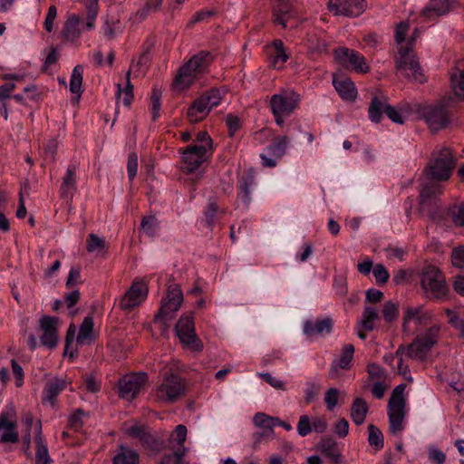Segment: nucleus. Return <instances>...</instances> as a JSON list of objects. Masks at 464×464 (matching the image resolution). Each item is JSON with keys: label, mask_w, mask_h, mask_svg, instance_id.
I'll list each match as a JSON object with an SVG mask.
<instances>
[{"label": "nucleus", "mask_w": 464, "mask_h": 464, "mask_svg": "<svg viewBox=\"0 0 464 464\" xmlns=\"http://www.w3.org/2000/svg\"><path fill=\"white\" fill-rule=\"evenodd\" d=\"M420 285L426 298L439 302L450 298V290L443 272L434 265H426L420 272Z\"/></svg>", "instance_id": "1"}, {"label": "nucleus", "mask_w": 464, "mask_h": 464, "mask_svg": "<svg viewBox=\"0 0 464 464\" xmlns=\"http://www.w3.org/2000/svg\"><path fill=\"white\" fill-rule=\"evenodd\" d=\"M456 164V159L451 150L447 147L435 150L430 160L427 164L424 172L432 180H448Z\"/></svg>", "instance_id": "2"}, {"label": "nucleus", "mask_w": 464, "mask_h": 464, "mask_svg": "<svg viewBox=\"0 0 464 464\" xmlns=\"http://www.w3.org/2000/svg\"><path fill=\"white\" fill-rule=\"evenodd\" d=\"M300 102V95L292 90H282L272 95L269 107L277 126H284L285 119L295 112Z\"/></svg>", "instance_id": "3"}, {"label": "nucleus", "mask_w": 464, "mask_h": 464, "mask_svg": "<svg viewBox=\"0 0 464 464\" xmlns=\"http://www.w3.org/2000/svg\"><path fill=\"white\" fill-rule=\"evenodd\" d=\"M406 384L396 386L388 402L389 429L392 434H397L404 430L403 420L405 418L406 401L404 392Z\"/></svg>", "instance_id": "4"}, {"label": "nucleus", "mask_w": 464, "mask_h": 464, "mask_svg": "<svg viewBox=\"0 0 464 464\" xmlns=\"http://www.w3.org/2000/svg\"><path fill=\"white\" fill-rule=\"evenodd\" d=\"M440 333V327L437 324L428 328L405 348L407 355L414 360H424L431 348L438 343Z\"/></svg>", "instance_id": "5"}, {"label": "nucleus", "mask_w": 464, "mask_h": 464, "mask_svg": "<svg viewBox=\"0 0 464 464\" xmlns=\"http://www.w3.org/2000/svg\"><path fill=\"white\" fill-rule=\"evenodd\" d=\"M182 302L183 294L179 285L177 284L169 285L167 295L162 299L161 306L156 314L154 321L160 322L164 327H168L169 322L175 317Z\"/></svg>", "instance_id": "6"}, {"label": "nucleus", "mask_w": 464, "mask_h": 464, "mask_svg": "<svg viewBox=\"0 0 464 464\" xmlns=\"http://www.w3.org/2000/svg\"><path fill=\"white\" fill-rule=\"evenodd\" d=\"M185 393L184 380L178 374L167 375L156 388L154 396L157 401L170 404L175 402Z\"/></svg>", "instance_id": "7"}, {"label": "nucleus", "mask_w": 464, "mask_h": 464, "mask_svg": "<svg viewBox=\"0 0 464 464\" xmlns=\"http://www.w3.org/2000/svg\"><path fill=\"white\" fill-rule=\"evenodd\" d=\"M396 69L411 81L420 83L426 81V77L422 72L415 54L407 47L401 46L399 48V56L396 59Z\"/></svg>", "instance_id": "8"}, {"label": "nucleus", "mask_w": 464, "mask_h": 464, "mask_svg": "<svg viewBox=\"0 0 464 464\" xmlns=\"http://www.w3.org/2000/svg\"><path fill=\"white\" fill-rule=\"evenodd\" d=\"M176 333L184 345L196 352L202 350L203 344L195 333L192 314H186L179 318L176 324Z\"/></svg>", "instance_id": "9"}, {"label": "nucleus", "mask_w": 464, "mask_h": 464, "mask_svg": "<svg viewBox=\"0 0 464 464\" xmlns=\"http://www.w3.org/2000/svg\"><path fill=\"white\" fill-rule=\"evenodd\" d=\"M290 145V138L286 135L277 136L273 139L271 144L265 148L260 154L262 165L266 168H274L276 160L282 158Z\"/></svg>", "instance_id": "10"}, {"label": "nucleus", "mask_w": 464, "mask_h": 464, "mask_svg": "<svg viewBox=\"0 0 464 464\" xmlns=\"http://www.w3.org/2000/svg\"><path fill=\"white\" fill-rule=\"evenodd\" d=\"M148 382L145 372L133 373L124 376L119 382V395L121 398L132 401Z\"/></svg>", "instance_id": "11"}, {"label": "nucleus", "mask_w": 464, "mask_h": 464, "mask_svg": "<svg viewBox=\"0 0 464 464\" xmlns=\"http://www.w3.org/2000/svg\"><path fill=\"white\" fill-rule=\"evenodd\" d=\"M211 154L208 153V147L189 145L181 151V162L183 169L187 173H192L206 162Z\"/></svg>", "instance_id": "12"}, {"label": "nucleus", "mask_w": 464, "mask_h": 464, "mask_svg": "<svg viewBox=\"0 0 464 464\" xmlns=\"http://www.w3.org/2000/svg\"><path fill=\"white\" fill-rule=\"evenodd\" d=\"M334 57L338 63L345 68L354 70L357 72L365 73L369 66L364 57L357 51L347 47H340L334 50Z\"/></svg>", "instance_id": "13"}, {"label": "nucleus", "mask_w": 464, "mask_h": 464, "mask_svg": "<svg viewBox=\"0 0 464 464\" xmlns=\"http://www.w3.org/2000/svg\"><path fill=\"white\" fill-rule=\"evenodd\" d=\"M19 441L15 411L13 406L0 413V443H16Z\"/></svg>", "instance_id": "14"}, {"label": "nucleus", "mask_w": 464, "mask_h": 464, "mask_svg": "<svg viewBox=\"0 0 464 464\" xmlns=\"http://www.w3.org/2000/svg\"><path fill=\"white\" fill-rule=\"evenodd\" d=\"M328 10L334 15L356 17L366 9L365 0H330Z\"/></svg>", "instance_id": "15"}, {"label": "nucleus", "mask_w": 464, "mask_h": 464, "mask_svg": "<svg viewBox=\"0 0 464 464\" xmlns=\"http://www.w3.org/2000/svg\"><path fill=\"white\" fill-rule=\"evenodd\" d=\"M455 0H430L421 10L420 18L422 22L435 21L440 16L450 13L455 6Z\"/></svg>", "instance_id": "16"}, {"label": "nucleus", "mask_w": 464, "mask_h": 464, "mask_svg": "<svg viewBox=\"0 0 464 464\" xmlns=\"http://www.w3.org/2000/svg\"><path fill=\"white\" fill-rule=\"evenodd\" d=\"M422 116L432 130L445 128L449 123V117L444 105L436 104L423 109Z\"/></svg>", "instance_id": "17"}, {"label": "nucleus", "mask_w": 464, "mask_h": 464, "mask_svg": "<svg viewBox=\"0 0 464 464\" xmlns=\"http://www.w3.org/2000/svg\"><path fill=\"white\" fill-rule=\"evenodd\" d=\"M147 285L143 282H134L121 299L119 305L122 310H130L140 304L147 297Z\"/></svg>", "instance_id": "18"}, {"label": "nucleus", "mask_w": 464, "mask_h": 464, "mask_svg": "<svg viewBox=\"0 0 464 464\" xmlns=\"http://www.w3.org/2000/svg\"><path fill=\"white\" fill-rule=\"evenodd\" d=\"M353 353V345L350 343L345 344L341 351L340 357L331 363L329 378L336 380L341 376L340 370H349L352 367Z\"/></svg>", "instance_id": "19"}, {"label": "nucleus", "mask_w": 464, "mask_h": 464, "mask_svg": "<svg viewBox=\"0 0 464 464\" xmlns=\"http://www.w3.org/2000/svg\"><path fill=\"white\" fill-rule=\"evenodd\" d=\"M266 417L270 416L263 412H257L253 417L254 425L261 430L260 431H256L253 433L255 447H257L263 440L269 439L274 436L275 423L274 421H267Z\"/></svg>", "instance_id": "20"}, {"label": "nucleus", "mask_w": 464, "mask_h": 464, "mask_svg": "<svg viewBox=\"0 0 464 464\" xmlns=\"http://www.w3.org/2000/svg\"><path fill=\"white\" fill-rule=\"evenodd\" d=\"M57 318L52 316H43L40 320V326L43 330V334L40 337L41 343L50 349H53L57 344Z\"/></svg>", "instance_id": "21"}, {"label": "nucleus", "mask_w": 464, "mask_h": 464, "mask_svg": "<svg viewBox=\"0 0 464 464\" xmlns=\"http://www.w3.org/2000/svg\"><path fill=\"white\" fill-rule=\"evenodd\" d=\"M273 21L283 28L287 26V21L295 16V11L289 0H275L272 6Z\"/></svg>", "instance_id": "22"}, {"label": "nucleus", "mask_w": 464, "mask_h": 464, "mask_svg": "<svg viewBox=\"0 0 464 464\" xmlns=\"http://www.w3.org/2000/svg\"><path fill=\"white\" fill-rule=\"evenodd\" d=\"M334 322L331 317L318 318L314 321L307 320L304 324V334L307 336L322 335L330 334L333 330Z\"/></svg>", "instance_id": "23"}, {"label": "nucleus", "mask_w": 464, "mask_h": 464, "mask_svg": "<svg viewBox=\"0 0 464 464\" xmlns=\"http://www.w3.org/2000/svg\"><path fill=\"white\" fill-rule=\"evenodd\" d=\"M255 187L256 180L251 172L245 173L238 180L237 199L246 208H248L251 202V194Z\"/></svg>", "instance_id": "24"}, {"label": "nucleus", "mask_w": 464, "mask_h": 464, "mask_svg": "<svg viewBox=\"0 0 464 464\" xmlns=\"http://www.w3.org/2000/svg\"><path fill=\"white\" fill-rule=\"evenodd\" d=\"M34 440L36 444L35 464H51L47 443L43 437L42 424L37 422L34 426Z\"/></svg>", "instance_id": "25"}, {"label": "nucleus", "mask_w": 464, "mask_h": 464, "mask_svg": "<svg viewBox=\"0 0 464 464\" xmlns=\"http://www.w3.org/2000/svg\"><path fill=\"white\" fill-rule=\"evenodd\" d=\"M80 22L81 19L76 14H70L67 17L61 32V35L65 41L74 43L80 37Z\"/></svg>", "instance_id": "26"}, {"label": "nucleus", "mask_w": 464, "mask_h": 464, "mask_svg": "<svg viewBox=\"0 0 464 464\" xmlns=\"http://www.w3.org/2000/svg\"><path fill=\"white\" fill-rule=\"evenodd\" d=\"M76 190V166L69 165L60 188L61 197L71 198Z\"/></svg>", "instance_id": "27"}, {"label": "nucleus", "mask_w": 464, "mask_h": 464, "mask_svg": "<svg viewBox=\"0 0 464 464\" xmlns=\"http://www.w3.org/2000/svg\"><path fill=\"white\" fill-rule=\"evenodd\" d=\"M209 106H207L202 97L196 99L187 111V117L192 123L198 122L205 119L209 113Z\"/></svg>", "instance_id": "28"}, {"label": "nucleus", "mask_w": 464, "mask_h": 464, "mask_svg": "<svg viewBox=\"0 0 464 464\" xmlns=\"http://www.w3.org/2000/svg\"><path fill=\"white\" fill-rule=\"evenodd\" d=\"M387 105V97L383 95L372 97L368 108L369 119L374 123H379L382 121V113H385Z\"/></svg>", "instance_id": "29"}, {"label": "nucleus", "mask_w": 464, "mask_h": 464, "mask_svg": "<svg viewBox=\"0 0 464 464\" xmlns=\"http://www.w3.org/2000/svg\"><path fill=\"white\" fill-rule=\"evenodd\" d=\"M198 72L193 71L192 65L187 62L179 69L174 80V84L180 89L188 88L192 84Z\"/></svg>", "instance_id": "30"}, {"label": "nucleus", "mask_w": 464, "mask_h": 464, "mask_svg": "<svg viewBox=\"0 0 464 464\" xmlns=\"http://www.w3.org/2000/svg\"><path fill=\"white\" fill-rule=\"evenodd\" d=\"M333 84L342 99L353 101L356 98L357 91L354 83L350 79L337 80L334 77Z\"/></svg>", "instance_id": "31"}, {"label": "nucleus", "mask_w": 464, "mask_h": 464, "mask_svg": "<svg viewBox=\"0 0 464 464\" xmlns=\"http://www.w3.org/2000/svg\"><path fill=\"white\" fill-rule=\"evenodd\" d=\"M450 81L455 94L464 100V60L456 63Z\"/></svg>", "instance_id": "32"}, {"label": "nucleus", "mask_w": 464, "mask_h": 464, "mask_svg": "<svg viewBox=\"0 0 464 464\" xmlns=\"http://www.w3.org/2000/svg\"><path fill=\"white\" fill-rule=\"evenodd\" d=\"M213 61V55L208 51H200L193 55L188 62L192 65L193 71L198 74L205 72Z\"/></svg>", "instance_id": "33"}, {"label": "nucleus", "mask_w": 464, "mask_h": 464, "mask_svg": "<svg viewBox=\"0 0 464 464\" xmlns=\"http://www.w3.org/2000/svg\"><path fill=\"white\" fill-rule=\"evenodd\" d=\"M368 411L369 407L364 399L357 397L353 400L350 416L356 425H362L364 422Z\"/></svg>", "instance_id": "34"}, {"label": "nucleus", "mask_w": 464, "mask_h": 464, "mask_svg": "<svg viewBox=\"0 0 464 464\" xmlns=\"http://www.w3.org/2000/svg\"><path fill=\"white\" fill-rule=\"evenodd\" d=\"M65 389V381L55 378L49 381L43 392V400L53 403L58 394Z\"/></svg>", "instance_id": "35"}, {"label": "nucleus", "mask_w": 464, "mask_h": 464, "mask_svg": "<svg viewBox=\"0 0 464 464\" xmlns=\"http://www.w3.org/2000/svg\"><path fill=\"white\" fill-rule=\"evenodd\" d=\"M430 318L428 313L423 312L421 305L418 306H408L404 311L402 327L405 329L406 325L412 320L421 324Z\"/></svg>", "instance_id": "36"}, {"label": "nucleus", "mask_w": 464, "mask_h": 464, "mask_svg": "<svg viewBox=\"0 0 464 464\" xmlns=\"http://www.w3.org/2000/svg\"><path fill=\"white\" fill-rule=\"evenodd\" d=\"M320 449L322 453L330 459L333 463L339 464L341 462V454L334 440L331 438L322 439Z\"/></svg>", "instance_id": "37"}, {"label": "nucleus", "mask_w": 464, "mask_h": 464, "mask_svg": "<svg viewBox=\"0 0 464 464\" xmlns=\"http://www.w3.org/2000/svg\"><path fill=\"white\" fill-rule=\"evenodd\" d=\"M112 464H140L139 455L135 450L121 445Z\"/></svg>", "instance_id": "38"}, {"label": "nucleus", "mask_w": 464, "mask_h": 464, "mask_svg": "<svg viewBox=\"0 0 464 464\" xmlns=\"http://www.w3.org/2000/svg\"><path fill=\"white\" fill-rule=\"evenodd\" d=\"M93 319L92 316H86L79 329V334L76 338L77 343L85 344L90 343L94 340L93 332Z\"/></svg>", "instance_id": "39"}, {"label": "nucleus", "mask_w": 464, "mask_h": 464, "mask_svg": "<svg viewBox=\"0 0 464 464\" xmlns=\"http://www.w3.org/2000/svg\"><path fill=\"white\" fill-rule=\"evenodd\" d=\"M131 69L126 72V87L124 90L121 89L118 84L117 103L122 102L125 106L129 107L133 100V85L130 82Z\"/></svg>", "instance_id": "40"}, {"label": "nucleus", "mask_w": 464, "mask_h": 464, "mask_svg": "<svg viewBox=\"0 0 464 464\" xmlns=\"http://www.w3.org/2000/svg\"><path fill=\"white\" fill-rule=\"evenodd\" d=\"M83 81V67L82 65H76L71 75L70 79V91L72 93L81 95L82 92V85Z\"/></svg>", "instance_id": "41"}, {"label": "nucleus", "mask_w": 464, "mask_h": 464, "mask_svg": "<svg viewBox=\"0 0 464 464\" xmlns=\"http://www.w3.org/2000/svg\"><path fill=\"white\" fill-rule=\"evenodd\" d=\"M187 428L186 426L179 424L178 425L169 438V444L174 449L182 448L187 439Z\"/></svg>", "instance_id": "42"}, {"label": "nucleus", "mask_w": 464, "mask_h": 464, "mask_svg": "<svg viewBox=\"0 0 464 464\" xmlns=\"http://www.w3.org/2000/svg\"><path fill=\"white\" fill-rule=\"evenodd\" d=\"M441 193V188L439 184L432 181L425 184L420 191V204H426L430 199L436 198Z\"/></svg>", "instance_id": "43"}, {"label": "nucleus", "mask_w": 464, "mask_h": 464, "mask_svg": "<svg viewBox=\"0 0 464 464\" xmlns=\"http://www.w3.org/2000/svg\"><path fill=\"white\" fill-rule=\"evenodd\" d=\"M379 317L378 312L374 307H365L362 320L360 321V326L365 331H372L374 328L373 322Z\"/></svg>", "instance_id": "44"}, {"label": "nucleus", "mask_w": 464, "mask_h": 464, "mask_svg": "<svg viewBox=\"0 0 464 464\" xmlns=\"http://www.w3.org/2000/svg\"><path fill=\"white\" fill-rule=\"evenodd\" d=\"M369 436L368 441L369 444L373 447L376 450H380L383 448V435L379 428L376 426L370 424L368 426Z\"/></svg>", "instance_id": "45"}, {"label": "nucleus", "mask_w": 464, "mask_h": 464, "mask_svg": "<svg viewBox=\"0 0 464 464\" xmlns=\"http://www.w3.org/2000/svg\"><path fill=\"white\" fill-rule=\"evenodd\" d=\"M86 250L89 253L97 252L99 254L105 250V241L95 234H89L86 240Z\"/></svg>", "instance_id": "46"}, {"label": "nucleus", "mask_w": 464, "mask_h": 464, "mask_svg": "<svg viewBox=\"0 0 464 464\" xmlns=\"http://www.w3.org/2000/svg\"><path fill=\"white\" fill-rule=\"evenodd\" d=\"M120 21L115 17H107L102 27L104 37L108 40H112L116 35V31L119 29Z\"/></svg>", "instance_id": "47"}, {"label": "nucleus", "mask_w": 464, "mask_h": 464, "mask_svg": "<svg viewBox=\"0 0 464 464\" xmlns=\"http://www.w3.org/2000/svg\"><path fill=\"white\" fill-rule=\"evenodd\" d=\"M449 324L458 331L459 337L464 338V321L459 317L457 312L451 309H446Z\"/></svg>", "instance_id": "48"}, {"label": "nucleus", "mask_w": 464, "mask_h": 464, "mask_svg": "<svg viewBox=\"0 0 464 464\" xmlns=\"http://www.w3.org/2000/svg\"><path fill=\"white\" fill-rule=\"evenodd\" d=\"M382 314L386 323H392L399 316V307L392 301H387L383 304Z\"/></svg>", "instance_id": "49"}, {"label": "nucleus", "mask_w": 464, "mask_h": 464, "mask_svg": "<svg viewBox=\"0 0 464 464\" xmlns=\"http://www.w3.org/2000/svg\"><path fill=\"white\" fill-rule=\"evenodd\" d=\"M140 226L144 233L150 237H154L160 228L159 222L153 216L143 218Z\"/></svg>", "instance_id": "50"}, {"label": "nucleus", "mask_w": 464, "mask_h": 464, "mask_svg": "<svg viewBox=\"0 0 464 464\" xmlns=\"http://www.w3.org/2000/svg\"><path fill=\"white\" fill-rule=\"evenodd\" d=\"M150 429L146 425H140V424H133L130 427H127L125 430V432L128 436L139 439V440L141 442L144 438L149 434Z\"/></svg>", "instance_id": "51"}, {"label": "nucleus", "mask_w": 464, "mask_h": 464, "mask_svg": "<svg viewBox=\"0 0 464 464\" xmlns=\"http://www.w3.org/2000/svg\"><path fill=\"white\" fill-rule=\"evenodd\" d=\"M186 452V447L177 448L171 454L165 455L159 464H181Z\"/></svg>", "instance_id": "52"}, {"label": "nucleus", "mask_w": 464, "mask_h": 464, "mask_svg": "<svg viewBox=\"0 0 464 464\" xmlns=\"http://www.w3.org/2000/svg\"><path fill=\"white\" fill-rule=\"evenodd\" d=\"M450 214L455 225L464 227V201L450 207Z\"/></svg>", "instance_id": "53"}, {"label": "nucleus", "mask_w": 464, "mask_h": 464, "mask_svg": "<svg viewBox=\"0 0 464 464\" xmlns=\"http://www.w3.org/2000/svg\"><path fill=\"white\" fill-rule=\"evenodd\" d=\"M202 99L205 100L207 106H209L211 111L214 107H217L222 99L221 92L218 89H211L206 93L201 95Z\"/></svg>", "instance_id": "54"}, {"label": "nucleus", "mask_w": 464, "mask_h": 464, "mask_svg": "<svg viewBox=\"0 0 464 464\" xmlns=\"http://www.w3.org/2000/svg\"><path fill=\"white\" fill-rule=\"evenodd\" d=\"M321 385L316 382H307L306 387L304 389V401L309 404L314 401L320 393Z\"/></svg>", "instance_id": "55"}, {"label": "nucleus", "mask_w": 464, "mask_h": 464, "mask_svg": "<svg viewBox=\"0 0 464 464\" xmlns=\"http://www.w3.org/2000/svg\"><path fill=\"white\" fill-rule=\"evenodd\" d=\"M141 443L146 449L156 452L164 448V441L153 436L150 431Z\"/></svg>", "instance_id": "56"}, {"label": "nucleus", "mask_w": 464, "mask_h": 464, "mask_svg": "<svg viewBox=\"0 0 464 464\" xmlns=\"http://www.w3.org/2000/svg\"><path fill=\"white\" fill-rule=\"evenodd\" d=\"M324 403L328 411H332L335 409L339 401V391L336 388H329L324 398Z\"/></svg>", "instance_id": "57"}, {"label": "nucleus", "mask_w": 464, "mask_h": 464, "mask_svg": "<svg viewBox=\"0 0 464 464\" xmlns=\"http://www.w3.org/2000/svg\"><path fill=\"white\" fill-rule=\"evenodd\" d=\"M428 459L432 464H444L446 462V454L436 446L428 448Z\"/></svg>", "instance_id": "58"}, {"label": "nucleus", "mask_w": 464, "mask_h": 464, "mask_svg": "<svg viewBox=\"0 0 464 464\" xmlns=\"http://www.w3.org/2000/svg\"><path fill=\"white\" fill-rule=\"evenodd\" d=\"M372 274L376 280V283L379 285H384L388 282L390 274L386 267L382 264H377L373 266Z\"/></svg>", "instance_id": "59"}, {"label": "nucleus", "mask_w": 464, "mask_h": 464, "mask_svg": "<svg viewBox=\"0 0 464 464\" xmlns=\"http://www.w3.org/2000/svg\"><path fill=\"white\" fill-rule=\"evenodd\" d=\"M367 372L371 380L384 381L386 378L385 370L376 363H370L367 366Z\"/></svg>", "instance_id": "60"}, {"label": "nucleus", "mask_w": 464, "mask_h": 464, "mask_svg": "<svg viewBox=\"0 0 464 464\" xmlns=\"http://www.w3.org/2000/svg\"><path fill=\"white\" fill-rule=\"evenodd\" d=\"M37 422H42L40 420H34L33 414L31 412H25L21 417V423L24 427L23 432L24 434H29L31 435V432L34 434V426Z\"/></svg>", "instance_id": "61"}, {"label": "nucleus", "mask_w": 464, "mask_h": 464, "mask_svg": "<svg viewBox=\"0 0 464 464\" xmlns=\"http://www.w3.org/2000/svg\"><path fill=\"white\" fill-rule=\"evenodd\" d=\"M298 434L302 437L312 431V420L307 415H301L297 423Z\"/></svg>", "instance_id": "62"}, {"label": "nucleus", "mask_w": 464, "mask_h": 464, "mask_svg": "<svg viewBox=\"0 0 464 464\" xmlns=\"http://www.w3.org/2000/svg\"><path fill=\"white\" fill-rule=\"evenodd\" d=\"M127 172L130 181L131 182L138 172V156L135 152L129 154L127 162Z\"/></svg>", "instance_id": "63"}, {"label": "nucleus", "mask_w": 464, "mask_h": 464, "mask_svg": "<svg viewBox=\"0 0 464 464\" xmlns=\"http://www.w3.org/2000/svg\"><path fill=\"white\" fill-rule=\"evenodd\" d=\"M451 262L455 267H464V246L456 247L452 250Z\"/></svg>", "instance_id": "64"}]
</instances>
